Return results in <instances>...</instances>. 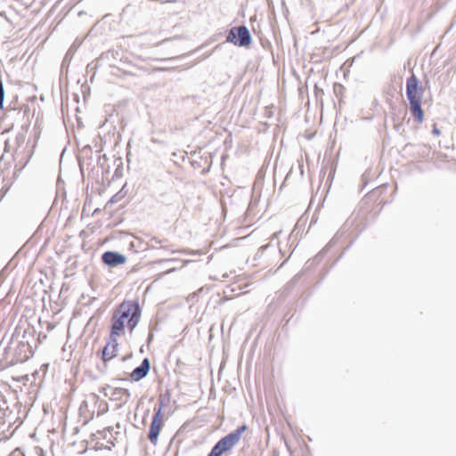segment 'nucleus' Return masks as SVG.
I'll use <instances>...</instances> for the list:
<instances>
[{"label":"nucleus","mask_w":456,"mask_h":456,"mask_svg":"<svg viewBox=\"0 0 456 456\" xmlns=\"http://www.w3.org/2000/svg\"><path fill=\"white\" fill-rule=\"evenodd\" d=\"M142 312L138 299L124 300L113 311L109 331L115 330L118 338L124 335L126 330L132 334L140 322Z\"/></svg>","instance_id":"1"},{"label":"nucleus","mask_w":456,"mask_h":456,"mask_svg":"<svg viewBox=\"0 0 456 456\" xmlns=\"http://www.w3.org/2000/svg\"><path fill=\"white\" fill-rule=\"evenodd\" d=\"M246 423L237 427L236 429L221 437L211 448L207 456H222L230 452L241 439L242 435L248 430Z\"/></svg>","instance_id":"2"},{"label":"nucleus","mask_w":456,"mask_h":456,"mask_svg":"<svg viewBox=\"0 0 456 456\" xmlns=\"http://www.w3.org/2000/svg\"><path fill=\"white\" fill-rule=\"evenodd\" d=\"M252 36L246 25L234 26L226 32L225 42L237 47L249 48L252 45Z\"/></svg>","instance_id":"3"},{"label":"nucleus","mask_w":456,"mask_h":456,"mask_svg":"<svg viewBox=\"0 0 456 456\" xmlns=\"http://www.w3.org/2000/svg\"><path fill=\"white\" fill-rule=\"evenodd\" d=\"M114 331H109L108 337L105 338V346L99 350L96 354L104 362V368H108V362L114 359L118 353V335Z\"/></svg>","instance_id":"4"},{"label":"nucleus","mask_w":456,"mask_h":456,"mask_svg":"<svg viewBox=\"0 0 456 456\" xmlns=\"http://www.w3.org/2000/svg\"><path fill=\"white\" fill-rule=\"evenodd\" d=\"M425 93V87L417 76L412 73L406 78V98L408 102H422Z\"/></svg>","instance_id":"5"},{"label":"nucleus","mask_w":456,"mask_h":456,"mask_svg":"<svg viewBox=\"0 0 456 456\" xmlns=\"http://www.w3.org/2000/svg\"><path fill=\"white\" fill-rule=\"evenodd\" d=\"M163 424V413H160V411H154L148 434L149 440L154 445L158 444L159 436L161 432Z\"/></svg>","instance_id":"6"},{"label":"nucleus","mask_w":456,"mask_h":456,"mask_svg":"<svg viewBox=\"0 0 456 456\" xmlns=\"http://www.w3.org/2000/svg\"><path fill=\"white\" fill-rule=\"evenodd\" d=\"M126 260L127 258L124 254L114 250H107L101 256L102 263L110 268L123 265L126 263Z\"/></svg>","instance_id":"7"},{"label":"nucleus","mask_w":456,"mask_h":456,"mask_svg":"<svg viewBox=\"0 0 456 456\" xmlns=\"http://www.w3.org/2000/svg\"><path fill=\"white\" fill-rule=\"evenodd\" d=\"M151 370V361L148 357L142 359L140 365L135 367L130 374V379L138 382L146 378Z\"/></svg>","instance_id":"8"},{"label":"nucleus","mask_w":456,"mask_h":456,"mask_svg":"<svg viewBox=\"0 0 456 456\" xmlns=\"http://www.w3.org/2000/svg\"><path fill=\"white\" fill-rule=\"evenodd\" d=\"M409 108L414 121L418 124L423 123L425 113L422 109V102H410Z\"/></svg>","instance_id":"9"},{"label":"nucleus","mask_w":456,"mask_h":456,"mask_svg":"<svg viewBox=\"0 0 456 456\" xmlns=\"http://www.w3.org/2000/svg\"><path fill=\"white\" fill-rule=\"evenodd\" d=\"M327 254V249H321L318 254L313 258L308 260L303 269L306 273L307 271L313 269L315 265L321 263V261L323 259L325 255Z\"/></svg>","instance_id":"10"},{"label":"nucleus","mask_w":456,"mask_h":456,"mask_svg":"<svg viewBox=\"0 0 456 456\" xmlns=\"http://www.w3.org/2000/svg\"><path fill=\"white\" fill-rule=\"evenodd\" d=\"M130 396H131L130 391L127 388H123V387L114 388V390L111 394V399L123 400L125 403H126L128 401Z\"/></svg>","instance_id":"11"},{"label":"nucleus","mask_w":456,"mask_h":456,"mask_svg":"<svg viewBox=\"0 0 456 456\" xmlns=\"http://www.w3.org/2000/svg\"><path fill=\"white\" fill-rule=\"evenodd\" d=\"M170 398H171V392L169 389H167L165 394L160 395L158 403L154 406L153 411H159V409H160V413H163V411H162L163 408L166 406V404L167 403H169Z\"/></svg>","instance_id":"12"},{"label":"nucleus","mask_w":456,"mask_h":456,"mask_svg":"<svg viewBox=\"0 0 456 456\" xmlns=\"http://www.w3.org/2000/svg\"><path fill=\"white\" fill-rule=\"evenodd\" d=\"M126 185H127V183H126L121 187V189L108 200V202L106 203V207L109 205H113L114 203L121 200L122 199H124L126 196V194H127Z\"/></svg>","instance_id":"13"},{"label":"nucleus","mask_w":456,"mask_h":456,"mask_svg":"<svg viewBox=\"0 0 456 456\" xmlns=\"http://www.w3.org/2000/svg\"><path fill=\"white\" fill-rule=\"evenodd\" d=\"M94 398L95 399V403L97 404V416H102L108 412L109 411V404L104 400H100L99 396L96 395H93Z\"/></svg>","instance_id":"14"},{"label":"nucleus","mask_w":456,"mask_h":456,"mask_svg":"<svg viewBox=\"0 0 456 456\" xmlns=\"http://www.w3.org/2000/svg\"><path fill=\"white\" fill-rule=\"evenodd\" d=\"M122 176H123V162H122V159H119L118 164L117 165L114 174H113V176H112V180L119 179Z\"/></svg>","instance_id":"15"},{"label":"nucleus","mask_w":456,"mask_h":456,"mask_svg":"<svg viewBox=\"0 0 456 456\" xmlns=\"http://www.w3.org/2000/svg\"><path fill=\"white\" fill-rule=\"evenodd\" d=\"M294 288L295 286L293 285V282L288 281L281 291V296L287 297L294 289Z\"/></svg>","instance_id":"16"},{"label":"nucleus","mask_w":456,"mask_h":456,"mask_svg":"<svg viewBox=\"0 0 456 456\" xmlns=\"http://www.w3.org/2000/svg\"><path fill=\"white\" fill-rule=\"evenodd\" d=\"M5 91L4 87V82H0V110H4Z\"/></svg>","instance_id":"17"},{"label":"nucleus","mask_w":456,"mask_h":456,"mask_svg":"<svg viewBox=\"0 0 456 456\" xmlns=\"http://www.w3.org/2000/svg\"><path fill=\"white\" fill-rule=\"evenodd\" d=\"M394 128L396 132H398L404 139H407V136L405 134V129L403 128V122L401 123H395L394 126Z\"/></svg>","instance_id":"18"},{"label":"nucleus","mask_w":456,"mask_h":456,"mask_svg":"<svg viewBox=\"0 0 456 456\" xmlns=\"http://www.w3.org/2000/svg\"><path fill=\"white\" fill-rule=\"evenodd\" d=\"M270 247V244H265V245H262L256 251V253L255 254V256H254V259L256 260V259H259L262 257L264 252Z\"/></svg>","instance_id":"19"},{"label":"nucleus","mask_w":456,"mask_h":456,"mask_svg":"<svg viewBox=\"0 0 456 456\" xmlns=\"http://www.w3.org/2000/svg\"><path fill=\"white\" fill-rule=\"evenodd\" d=\"M305 273V270L302 269L299 273H297L296 275H294L289 282H293V285L296 286L297 283L299 281V280L302 278V276H304Z\"/></svg>","instance_id":"20"},{"label":"nucleus","mask_w":456,"mask_h":456,"mask_svg":"<svg viewBox=\"0 0 456 456\" xmlns=\"http://www.w3.org/2000/svg\"><path fill=\"white\" fill-rule=\"evenodd\" d=\"M114 53H115V51H113V50H110V51H108V52H106V53H102L99 59H100L101 61H102V60H104V59L110 60V55H111L114 59H116L117 57L114 55Z\"/></svg>","instance_id":"21"},{"label":"nucleus","mask_w":456,"mask_h":456,"mask_svg":"<svg viewBox=\"0 0 456 456\" xmlns=\"http://www.w3.org/2000/svg\"><path fill=\"white\" fill-rule=\"evenodd\" d=\"M338 234V232L328 242V244L322 249H327V252H328L330 250V248L336 244L337 240H338L337 239Z\"/></svg>","instance_id":"22"},{"label":"nucleus","mask_w":456,"mask_h":456,"mask_svg":"<svg viewBox=\"0 0 456 456\" xmlns=\"http://www.w3.org/2000/svg\"><path fill=\"white\" fill-rule=\"evenodd\" d=\"M81 45V42L79 43H74L70 48L68 50L67 53L69 54L70 56L77 51V49Z\"/></svg>","instance_id":"23"},{"label":"nucleus","mask_w":456,"mask_h":456,"mask_svg":"<svg viewBox=\"0 0 456 456\" xmlns=\"http://www.w3.org/2000/svg\"><path fill=\"white\" fill-rule=\"evenodd\" d=\"M431 133L433 135L435 136H439L441 134V130L437 127V125L436 124H434L433 125V127H432V130H431Z\"/></svg>","instance_id":"24"},{"label":"nucleus","mask_w":456,"mask_h":456,"mask_svg":"<svg viewBox=\"0 0 456 456\" xmlns=\"http://www.w3.org/2000/svg\"><path fill=\"white\" fill-rule=\"evenodd\" d=\"M177 258H170V259H159L156 261V264H163V263H168V262H177Z\"/></svg>","instance_id":"25"},{"label":"nucleus","mask_w":456,"mask_h":456,"mask_svg":"<svg viewBox=\"0 0 456 456\" xmlns=\"http://www.w3.org/2000/svg\"><path fill=\"white\" fill-rule=\"evenodd\" d=\"M153 338H154V335H153V331L151 330V328H150V332H149V335H148V338H147V344H151V341L153 340Z\"/></svg>","instance_id":"26"},{"label":"nucleus","mask_w":456,"mask_h":456,"mask_svg":"<svg viewBox=\"0 0 456 456\" xmlns=\"http://www.w3.org/2000/svg\"><path fill=\"white\" fill-rule=\"evenodd\" d=\"M102 444L100 442H96L95 444L92 447L94 451H102Z\"/></svg>","instance_id":"27"},{"label":"nucleus","mask_w":456,"mask_h":456,"mask_svg":"<svg viewBox=\"0 0 456 456\" xmlns=\"http://www.w3.org/2000/svg\"><path fill=\"white\" fill-rule=\"evenodd\" d=\"M412 147H414V144L411 143V142H407L403 148V151H405V152H408Z\"/></svg>","instance_id":"28"},{"label":"nucleus","mask_w":456,"mask_h":456,"mask_svg":"<svg viewBox=\"0 0 456 456\" xmlns=\"http://www.w3.org/2000/svg\"><path fill=\"white\" fill-rule=\"evenodd\" d=\"M112 431H113V428L112 427H107L103 430H99L98 433H110V434H111Z\"/></svg>","instance_id":"29"},{"label":"nucleus","mask_w":456,"mask_h":456,"mask_svg":"<svg viewBox=\"0 0 456 456\" xmlns=\"http://www.w3.org/2000/svg\"><path fill=\"white\" fill-rule=\"evenodd\" d=\"M424 83H425V85L423 86L425 87V89L426 88H429V86H430V80H429V78L427 76H425V77H424Z\"/></svg>","instance_id":"30"},{"label":"nucleus","mask_w":456,"mask_h":456,"mask_svg":"<svg viewBox=\"0 0 456 456\" xmlns=\"http://www.w3.org/2000/svg\"><path fill=\"white\" fill-rule=\"evenodd\" d=\"M97 370L102 373V374H104L107 370V368H104V363L101 366V365H97Z\"/></svg>","instance_id":"31"},{"label":"nucleus","mask_w":456,"mask_h":456,"mask_svg":"<svg viewBox=\"0 0 456 456\" xmlns=\"http://www.w3.org/2000/svg\"><path fill=\"white\" fill-rule=\"evenodd\" d=\"M69 56L70 55L68 54V53L65 54V57H64V59L62 61V67L64 66L65 63H68L70 61V57Z\"/></svg>","instance_id":"32"},{"label":"nucleus","mask_w":456,"mask_h":456,"mask_svg":"<svg viewBox=\"0 0 456 456\" xmlns=\"http://www.w3.org/2000/svg\"><path fill=\"white\" fill-rule=\"evenodd\" d=\"M69 56L70 55L68 54V53L65 54V57H64V59L62 61V67L64 66L65 63H68L70 61V57Z\"/></svg>","instance_id":"33"},{"label":"nucleus","mask_w":456,"mask_h":456,"mask_svg":"<svg viewBox=\"0 0 456 456\" xmlns=\"http://www.w3.org/2000/svg\"><path fill=\"white\" fill-rule=\"evenodd\" d=\"M99 434L102 436V437L103 439L107 440V442H108V443H111V444H112V445H114L113 442H111V441H110V439H108V435H107V433H99Z\"/></svg>","instance_id":"34"},{"label":"nucleus","mask_w":456,"mask_h":456,"mask_svg":"<svg viewBox=\"0 0 456 456\" xmlns=\"http://www.w3.org/2000/svg\"><path fill=\"white\" fill-rule=\"evenodd\" d=\"M132 356H133V354H132V353H130V354H126V355L123 356V357L121 358V361L124 362H126V361L129 360L130 358H132Z\"/></svg>","instance_id":"35"},{"label":"nucleus","mask_w":456,"mask_h":456,"mask_svg":"<svg viewBox=\"0 0 456 456\" xmlns=\"http://www.w3.org/2000/svg\"><path fill=\"white\" fill-rule=\"evenodd\" d=\"M30 158H31V155L24 161V163L22 164V166L19 169L20 172L26 167V165L28 163Z\"/></svg>","instance_id":"36"},{"label":"nucleus","mask_w":456,"mask_h":456,"mask_svg":"<svg viewBox=\"0 0 456 456\" xmlns=\"http://www.w3.org/2000/svg\"><path fill=\"white\" fill-rule=\"evenodd\" d=\"M403 122H405V123L409 124L411 122V118H407L406 114H405L404 117H403Z\"/></svg>","instance_id":"37"},{"label":"nucleus","mask_w":456,"mask_h":456,"mask_svg":"<svg viewBox=\"0 0 456 456\" xmlns=\"http://www.w3.org/2000/svg\"><path fill=\"white\" fill-rule=\"evenodd\" d=\"M90 439L91 441H95L97 439V435L94 433L91 434Z\"/></svg>","instance_id":"38"},{"label":"nucleus","mask_w":456,"mask_h":456,"mask_svg":"<svg viewBox=\"0 0 456 456\" xmlns=\"http://www.w3.org/2000/svg\"><path fill=\"white\" fill-rule=\"evenodd\" d=\"M177 269H178L177 267H171V268L167 269V273H173V272L176 271Z\"/></svg>","instance_id":"39"},{"label":"nucleus","mask_w":456,"mask_h":456,"mask_svg":"<svg viewBox=\"0 0 456 456\" xmlns=\"http://www.w3.org/2000/svg\"><path fill=\"white\" fill-rule=\"evenodd\" d=\"M281 232H274L273 235H272V240H274L276 238H278L279 234L281 233Z\"/></svg>","instance_id":"40"},{"label":"nucleus","mask_w":456,"mask_h":456,"mask_svg":"<svg viewBox=\"0 0 456 456\" xmlns=\"http://www.w3.org/2000/svg\"><path fill=\"white\" fill-rule=\"evenodd\" d=\"M134 241H131V242L129 243V249H133V250H134ZM134 251L136 252V250H135V249H134Z\"/></svg>","instance_id":"41"},{"label":"nucleus","mask_w":456,"mask_h":456,"mask_svg":"<svg viewBox=\"0 0 456 456\" xmlns=\"http://www.w3.org/2000/svg\"><path fill=\"white\" fill-rule=\"evenodd\" d=\"M227 300H229V298H228L227 297H223V298H221V299H220L219 304H221V305H222V304H224V302H226Z\"/></svg>","instance_id":"42"},{"label":"nucleus","mask_w":456,"mask_h":456,"mask_svg":"<svg viewBox=\"0 0 456 456\" xmlns=\"http://www.w3.org/2000/svg\"><path fill=\"white\" fill-rule=\"evenodd\" d=\"M102 159H107V155H106V154H104L103 156H100V157H99V159H98V161H97V163H98V164L100 163V160H101Z\"/></svg>","instance_id":"43"},{"label":"nucleus","mask_w":456,"mask_h":456,"mask_svg":"<svg viewBox=\"0 0 456 456\" xmlns=\"http://www.w3.org/2000/svg\"><path fill=\"white\" fill-rule=\"evenodd\" d=\"M102 450L110 451V447L109 445L102 444Z\"/></svg>","instance_id":"44"},{"label":"nucleus","mask_w":456,"mask_h":456,"mask_svg":"<svg viewBox=\"0 0 456 456\" xmlns=\"http://www.w3.org/2000/svg\"><path fill=\"white\" fill-rule=\"evenodd\" d=\"M152 240H154L157 244H160L162 242V240L158 238H152Z\"/></svg>","instance_id":"45"},{"label":"nucleus","mask_w":456,"mask_h":456,"mask_svg":"<svg viewBox=\"0 0 456 456\" xmlns=\"http://www.w3.org/2000/svg\"><path fill=\"white\" fill-rule=\"evenodd\" d=\"M88 451V447H86L85 450H83L82 452H79L78 453L83 455L85 454L86 452Z\"/></svg>","instance_id":"46"},{"label":"nucleus","mask_w":456,"mask_h":456,"mask_svg":"<svg viewBox=\"0 0 456 456\" xmlns=\"http://www.w3.org/2000/svg\"><path fill=\"white\" fill-rule=\"evenodd\" d=\"M356 240V238H355L354 240H353L348 244V246L346 247V249L349 248L354 244V240Z\"/></svg>","instance_id":"47"},{"label":"nucleus","mask_w":456,"mask_h":456,"mask_svg":"<svg viewBox=\"0 0 456 456\" xmlns=\"http://www.w3.org/2000/svg\"><path fill=\"white\" fill-rule=\"evenodd\" d=\"M108 387H110L108 386L107 387H102V388L101 389V392L104 393V395H107V394L105 393V390H106Z\"/></svg>","instance_id":"48"},{"label":"nucleus","mask_w":456,"mask_h":456,"mask_svg":"<svg viewBox=\"0 0 456 456\" xmlns=\"http://www.w3.org/2000/svg\"><path fill=\"white\" fill-rule=\"evenodd\" d=\"M190 262H191V260H185V261H183V265H182V266L186 265H187V264H189Z\"/></svg>","instance_id":"49"},{"label":"nucleus","mask_w":456,"mask_h":456,"mask_svg":"<svg viewBox=\"0 0 456 456\" xmlns=\"http://www.w3.org/2000/svg\"><path fill=\"white\" fill-rule=\"evenodd\" d=\"M169 59H157V61H168Z\"/></svg>","instance_id":"50"},{"label":"nucleus","mask_w":456,"mask_h":456,"mask_svg":"<svg viewBox=\"0 0 456 456\" xmlns=\"http://www.w3.org/2000/svg\"><path fill=\"white\" fill-rule=\"evenodd\" d=\"M208 170H209V167L208 168H204L203 169V173H207V172H208Z\"/></svg>","instance_id":"51"},{"label":"nucleus","mask_w":456,"mask_h":456,"mask_svg":"<svg viewBox=\"0 0 456 456\" xmlns=\"http://www.w3.org/2000/svg\"><path fill=\"white\" fill-rule=\"evenodd\" d=\"M288 261V258L284 260L283 263H281V267L284 265V264Z\"/></svg>","instance_id":"52"},{"label":"nucleus","mask_w":456,"mask_h":456,"mask_svg":"<svg viewBox=\"0 0 456 456\" xmlns=\"http://www.w3.org/2000/svg\"><path fill=\"white\" fill-rule=\"evenodd\" d=\"M83 405H86V401H83V402H82L81 407H82Z\"/></svg>","instance_id":"53"},{"label":"nucleus","mask_w":456,"mask_h":456,"mask_svg":"<svg viewBox=\"0 0 456 456\" xmlns=\"http://www.w3.org/2000/svg\"><path fill=\"white\" fill-rule=\"evenodd\" d=\"M116 427H117L118 428H121L120 423H117Z\"/></svg>","instance_id":"54"},{"label":"nucleus","mask_w":456,"mask_h":456,"mask_svg":"<svg viewBox=\"0 0 456 456\" xmlns=\"http://www.w3.org/2000/svg\"><path fill=\"white\" fill-rule=\"evenodd\" d=\"M291 256H292V253H289L288 256V259L290 258Z\"/></svg>","instance_id":"55"},{"label":"nucleus","mask_w":456,"mask_h":456,"mask_svg":"<svg viewBox=\"0 0 456 456\" xmlns=\"http://www.w3.org/2000/svg\"><path fill=\"white\" fill-rule=\"evenodd\" d=\"M291 256H292V253H289L288 256V259L290 258Z\"/></svg>","instance_id":"56"},{"label":"nucleus","mask_w":456,"mask_h":456,"mask_svg":"<svg viewBox=\"0 0 456 456\" xmlns=\"http://www.w3.org/2000/svg\"><path fill=\"white\" fill-rule=\"evenodd\" d=\"M291 256H292V253H289L288 256V259L290 258Z\"/></svg>","instance_id":"57"}]
</instances>
